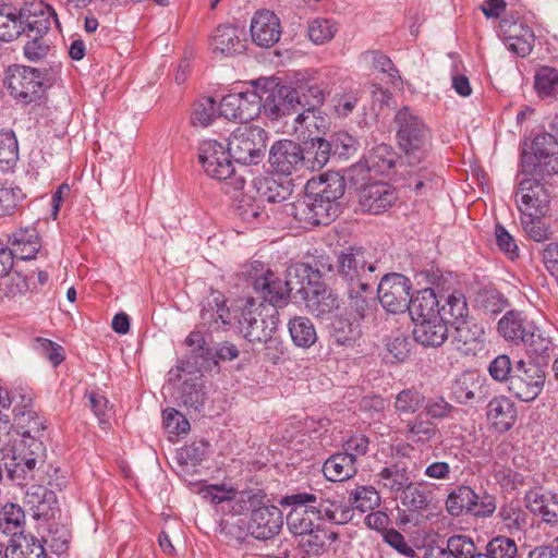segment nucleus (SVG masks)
Returning <instances> with one entry per match:
<instances>
[{"label": "nucleus", "instance_id": "1", "mask_svg": "<svg viewBox=\"0 0 558 558\" xmlns=\"http://www.w3.org/2000/svg\"><path fill=\"white\" fill-rule=\"evenodd\" d=\"M52 23L60 26L57 12L43 1L26 3L19 10L11 4H0V40L10 43L25 36L23 51L29 61H38L48 53L46 35Z\"/></svg>", "mask_w": 558, "mask_h": 558}, {"label": "nucleus", "instance_id": "2", "mask_svg": "<svg viewBox=\"0 0 558 558\" xmlns=\"http://www.w3.org/2000/svg\"><path fill=\"white\" fill-rule=\"evenodd\" d=\"M393 121L399 147L412 168L408 172L407 184L422 194L424 189L432 186L435 175L426 163L432 149V132L424 120L407 106L397 111Z\"/></svg>", "mask_w": 558, "mask_h": 558}, {"label": "nucleus", "instance_id": "3", "mask_svg": "<svg viewBox=\"0 0 558 558\" xmlns=\"http://www.w3.org/2000/svg\"><path fill=\"white\" fill-rule=\"evenodd\" d=\"M280 505L295 507L287 517V525L292 534L300 537L320 526V521L343 524L351 520L349 508L342 507L319 490L287 495L282 497Z\"/></svg>", "mask_w": 558, "mask_h": 558}, {"label": "nucleus", "instance_id": "4", "mask_svg": "<svg viewBox=\"0 0 558 558\" xmlns=\"http://www.w3.org/2000/svg\"><path fill=\"white\" fill-rule=\"evenodd\" d=\"M9 478L19 485L34 480L37 464L44 463L45 446L40 439L21 438L11 447L0 448Z\"/></svg>", "mask_w": 558, "mask_h": 558}, {"label": "nucleus", "instance_id": "5", "mask_svg": "<svg viewBox=\"0 0 558 558\" xmlns=\"http://www.w3.org/2000/svg\"><path fill=\"white\" fill-rule=\"evenodd\" d=\"M227 145L216 140H205L198 147V160L211 179L223 181L226 193H236L244 189L245 180L235 173Z\"/></svg>", "mask_w": 558, "mask_h": 558}, {"label": "nucleus", "instance_id": "6", "mask_svg": "<svg viewBox=\"0 0 558 558\" xmlns=\"http://www.w3.org/2000/svg\"><path fill=\"white\" fill-rule=\"evenodd\" d=\"M420 282L430 284L429 288H424L411 295L410 306L407 308L414 322L434 318L439 315V299L436 295L435 289L439 292L447 290L446 283L452 278L451 272L444 274L438 268H427L417 275Z\"/></svg>", "mask_w": 558, "mask_h": 558}, {"label": "nucleus", "instance_id": "7", "mask_svg": "<svg viewBox=\"0 0 558 558\" xmlns=\"http://www.w3.org/2000/svg\"><path fill=\"white\" fill-rule=\"evenodd\" d=\"M267 133L248 123L239 125L229 136L227 147L232 159L241 165H257L265 156Z\"/></svg>", "mask_w": 558, "mask_h": 558}, {"label": "nucleus", "instance_id": "8", "mask_svg": "<svg viewBox=\"0 0 558 558\" xmlns=\"http://www.w3.org/2000/svg\"><path fill=\"white\" fill-rule=\"evenodd\" d=\"M260 97L262 111L270 119H279L296 112L300 92L294 87L278 85L272 80L260 78L254 82Z\"/></svg>", "mask_w": 558, "mask_h": 558}, {"label": "nucleus", "instance_id": "9", "mask_svg": "<svg viewBox=\"0 0 558 558\" xmlns=\"http://www.w3.org/2000/svg\"><path fill=\"white\" fill-rule=\"evenodd\" d=\"M4 82L9 94L24 105L37 101L45 92L44 74L26 65L9 66Z\"/></svg>", "mask_w": 558, "mask_h": 558}, {"label": "nucleus", "instance_id": "10", "mask_svg": "<svg viewBox=\"0 0 558 558\" xmlns=\"http://www.w3.org/2000/svg\"><path fill=\"white\" fill-rule=\"evenodd\" d=\"M546 380V373L542 365L534 361L519 360L514 364V371L508 390L519 400L530 402L542 392Z\"/></svg>", "mask_w": 558, "mask_h": 558}, {"label": "nucleus", "instance_id": "11", "mask_svg": "<svg viewBox=\"0 0 558 558\" xmlns=\"http://www.w3.org/2000/svg\"><path fill=\"white\" fill-rule=\"evenodd\" d=\"M262 306L247 300L239 316L240 332L251 343L267 342L277 329V318L274 314L264 315Z\"/></svg>", "mask_w": 558, "mask_h": 558}, {"label": "nucleus", "instance_id": "12", "mask_svg": "<svg viewBox=\"0 0 558 558\" xmlns=\"http://www.w3.org/2000/svg\"><path fill=\"white\" fill-rule=\"evenodd\" d=\"M375 270L376 262L369 260L368 254L362 248L349 247L338 256L337 272L347 287L375 282Z\"/></svg>", "mask_w": 558, "mask_h": 558}, {"label": "nucleus", "instance_id": "13", "mask_svg": "<svg viewBox=\"0 0 558 558\" xmlns=\"http://www.w3.org/2000/svg\"><path fill=\"white\" fill-rule=\"evenodd\" d=\"M246 275L252 281L253 288L259 292L264 301L274 307L283 306L291 296L286 280L278 278L266 265L254 260L246 269Z\"/></svg>", "mask_w": 558, "mask_h": 558}, {"label": "nucleus", "instance_id": "14", "mask_svg": "<svg viewBox=\"0 0 558 558\" xmlns=\"http://www.w3.org/2000/svg\"><path fill=\"white\" fill-rule=\"evenodd\" d=\"M411 290L412 283L404 275L387 274L377 287L378 301L389 313H403L410 306Z\"/></svg>", "mask_w": 558, "mask_h": 558}, {"label": "nucleus", "instance_id": "15", "mask_svg": "<svg viewBox=\"0 0 558 558\" xmlns=\"http://www.w3.org/2000/svg\"><path fill=\"white\" fill-rule=\"evenodd\" d=\"M446 508L451 515L471 513L475 517H488L496 510L493 497L486 496L480 501L478 495L465 485L457 486L446 500Z\"/></svg>", "mask_w": 558, "mask_h": 558}, {"label": "nucleus", "instance_id": "16", "mask_svg": "<svg viewBox=\"0 0 558 558\" xmlns=\"http://www.w3.org/2000/svg\"><path fill=\"white\" fill-rule=\"evenodd\" d=\"M219 111L228 120L247 123L262 112L257 88L226 95L219 104Z\"/></svg>", "mask_w": 558, "mask_h": 558}, {"label": "nucleus", "instance_id": "17", "mask_svg": "<svg viewBox=\"0 0 558 558\" xmlns=\"http://www.w3.org/2000/svg\"><path fill=\"white\" fill-rule=\"evenodd\" d=\"M305 161V155L300 144L282 140L276 142L269 151V165L274 171L289 177L299 170Z\"/></svg>", "mask_w": 558, "mask_h": 558}, {"label": "nucleus", "instance_id": "18", "mask_svg": "<svg viewBox=\"0 0 558 558\" xmlns=\"http://www.w3.org/2000/svg\"><path fill=\"white\" fill-rule=\"evenodd\" d=\"M518 194L521 195L520 202H517L521 215H545L547 213L549 195L539 180L522 179L519 183Z\"/></svg>", "mask_w": 558, "mask_h": 558}, {"label": "nucleus", "instance_id": "19", "mask_svg": "<svg viewBox=\"0 0 558 558\" xmlns=\"http://www.w3.org/2000/svg\"><path fill=\"white\" fill-rule=\"evenodd\" d=\"M500 34L510 51L519 57H526L533 49L534 33L520 20L505 17L499 25Z\"/></svg>", "mask_w": 558, "mask_h": 558}, {"label": "nucleus", "instance_id": "20", "mask_svg": "<svg viewBox=\"0 0 558 558\" xmlns=\"http://www.w3.org/2000/svg\"><path fill=\"white\" fill-rule=\"evenodd\" d=\"M283 525L282 511L276 506H260L251 513L250 533L257 539H269L277 535Z\"/></svg>", "mask_w": 558, "mask_h": 558}, {"label": "nucleus", "instance_id": "21", "mask_svg": "<svg viewBox=\"0 0 558 558\" xmlns=\"http://www.w3.org/2000/svg\"><path fill=\"white\" fill-rule=\"evenodd\" d=\"M398 156L388 144H378L365 155L364 160L353 166L357 175L367 172L374 175H387L395 168Z\"/></svg>", "mask_w": 558, "mask_h": 558}, {"label": "nucleus", "instance_id": "22", "mask_svg": "<svg viewBox=\"0 0 558 558\" xmlns=\"http://www.w3.org/2000/svg\"><path fill=\"white\" fill-rule=\"evenodd\" d=\"M250 31L256 46L270 48L280 39V20L269 10L257 11L252 17Z\"/></svg>", "mask_w": 558, "mask_h": 558}, {"label": "nucleus", "instance_id": "23", "mask_svg": "<svg viewBox=\"0 0 558 558\" xmlns=\"http://www.w3.org/2000/svg\"><path fill=\"white\" fill-rule=\"evenodd\" d=\"M537 326L522 312L508 311L498 322L497 331L508 342L515 345L524 344Z\"/></svg>", "mask_w": 558, "mask_h": 558}, {"label": "nucleus", "instance_id": "24", "mask_svg": "<svg viewBox=\"0 0 558 558\" xmlns=\"http://www.w3.org/2000/svg\"><path fill=\"white\" fill-rule=\"evenodd\" d=\"M398 196L396 190L385 182L366 184L360 192V205L364 211L378 215L390 208Z\"/></svg>", "mask_w": 558, "mask_h": 558}, {"label": "nucleus", "instance_id": "25", "mask_svg": "<svg viewBox=\"0 0 558 558\" xmlns=\"http://www.w3.org/2000/svg\"><path fill=\"white\" fill-rule=\"evenodd\" d=\"M201 319L211 330H218L231 323V313L221 292L211 291L203 300Z\"/></svg>", "mask_w": 558, "mask_h": 558}, {"label": "nucleus", "instance_id": "26", "mask_svg": "<svg viewBox=\"0 0 558 558\" xmlns=\"http://www.w3.org/2000/svg\"><path fill=\"white\" fill-rule=\"evenodd\" d=\"M302 300L308 313L319 319L330 318V315L339 308L337 295L322 282L312 287Z\"/></svg>", "mask_w": 558, "mask_h": 558}, {"label": "nucleus", "instance_id": "27", "mask_svg": "<svg viewBox=\"0 0 558 558\" xmlns=\"http://www.w3.org/2000/svg\"><path fill=\"white\" fill-rule=\"evenodd\" d=\"M298 92H300V100L298 104V108L301 107L304 109L303 112H299L295 122L301 126L310 129L312 125L316 126L315 123V113L316 110L324 102V92L316 83H305L294 87Z\"/></svg>", "mask_w": 558, "mask_h": 558}, {"label": "nucleus", "instance_id": "28", "mask_svg": "<svg viewBox=\"0 0 558 558\" xmlns=\"http://www.w3.org/2000/svg\"><path fill=\"white\" fill-rule=\"evenodd\" d=\"M375 282L363 283L347 287L348 301L344 313L353 320H363L371 307L375 304L373 284Z\"/></svg>", "mask_w": 558, "mask_h": 558}, {"label": "nucleus", "instance_id": "29", "mask_svg": "<svg viewBox=\"0 0 558 558\" xmlns=\"http://www.w3.org/2000/svg\"><path fill=\"white\" fill-rule=\"evenodd\" d=\"M454 328L453 341L458 350L465 354L482 349L485 343V331L481 323L473 317H466L452 326Z\"/></svg>", "mask_w": 558, "mask_h": 558}, {"label": "nucleus", "instance_id": "30", "mask_svg": "<svg viewBox=\"0 0 558 558\" xmlns=\"http://www.w3.org/2000/svg\"><path fill=\"white\" fill-rule=\"evenodd\" d=\"M243 31L235 25H219L211 35L214 53L230 57L245 49Z\"/></svg>", "mask_w": 558, "mask_h": 558}, {"label": "nucleus", "instance_id": "31", "mask_svg": "<svg viewBox=\"0 0 558 558\" xmlns=\"http://www.w3.org/2000/svg\"><path fill=\"white\" fill-rule=\"evenodd\" d=\"M413 339L426 348L441 347L448 339V326L440 316L414 322Z\"/></svg>", "mask_w": 558, "mask_h": 558}, {"label": "nucleus", "instance_id": "32", "mask_svg": "<svg viewBox=\"0 0 558 558\" xmlns=\"http://www.w3.org/2000/svg\"><path fill=\"white\" fill-rule=\"evenodd\" d=\"M253 189L258 201L269 204L281 203L292 193L290 180L276 179L270 175L254 179Z\"/></svg>", "mask_w": 558, "mask_h": 558}, {"label": "nucleus", "instance_id": "33", "mask_svg": "<svg viewBox=\"0 0 558 558\" xmlns=\"http://www.w3.org/2000/svg\"><path fill=\"white\" fill-rule=\"evenodd\" d=\"M486 416L496 429L507 432L517 421V409L508 397H494L487 404Z\"/></svg>", "mask_w": 558, "mask_h": 558}, {"label": "nucleus", "instance_id": "34", "mask_svg": "<svg viewBox=\"0 0 558 558\" xmlns=\"http://www.w3.org/2000/svg\"><path fill=\"white\" fill-rule=\"evenodd\" d=\"M524 348L531 361L536 362L539 365H547L548 361L551 357H556L558 355V348L553 342L550 337H548L545 331L541 330L538 327L533 331V336L529 337L524 342Z\"/></svg>", "mask_w": 558, "mask_h": 558}, {"label": "nucleus", "instance_id": "35", "mask_svg": "<svg viewBox=\"0 0 558 558\" xmlns=\"http://www.w3.org/2000/svg\"><path fill=\"white\" fill-rule=\"evenodd\" d=\"M306 191L330 203H338L344 193V181L337 173L324 174L308 180Z\"/></svg>", "mask_w": 558, "mask_h": 558}, {"label": "nucleus", "instance_id": "36", "mask_svg": "<svg viewBox=\"0 0 558 558\" xmlns=\"http://www.w3.org/2000/svg\"><path fill=\"white\" fill-rule=\"evenodd\" d=\"M532 150L547 173L558 172V143L549 133L535 136Z\"/></svg>", "mask_w": 558, "mask_h": 558}, {"label": "nucleus", "instance_id": "37", "mask_svg": "<svg viewBox=\"0 0 558 558\" xmlns=\"http://www.w3.org/2000/svg\"><path fill=\"white\" fill-rule=\"evenodd\" d=\"M339 538V534L335 531L323 527L322 525L314 529L300 537L299 547L308 556H322L325 554L330 544Z\"/></svg>", "mask_w": 558, "mask_h": 558}, {"label": "nucleus", "instance_id": "38", "mask_svg": "<svg viewBox=\"0 0 558 558\" xmlns=\"http://www.w3.org/2000/svg\"><path fill=\"white\" fill-rule=\"evenodd\" d=\"M526 506L547 523L558 522V495L531 490L526 494Z\"/></svg>", "mask_w": 558, "mask_h": 558}, {"label": "nucleus", "instance_id": "39", "mask_svg": "<svg viewBox=\"0 0 558 558\" xmlns=\"http://www.w3.org/2000/svg\"><path fill=\"white\" fill-rule=\"evenodd\" d=\"M14 422L21 438L40 439L45 429L46 421L34 409L21 410L14 407Z\"/></svg>", "mask_w": 558, "mask_h": 558}, {"label": "nucleus", "instance_id": "40", "mask_svg": "<svg viewBox=\"0 0 558 558\" xmlns=\"http://www.w3.org/2000/svg\"><path fill=\"white\" fill-rule=\"evenodd\" d=\"M323 472L330 482H343L356 474L357 466L353 458L344 452H338L324 462Z\"/></svg>", "mask_w": 558, "mask_h": 558}, {"label": "nucleus", "instance_id": "41", "mask_svg": "<svg viewBox=\"0 0 558 558\" xmlns=\"http://www.w3.org/2000/svg\"><path fill=\"white\" fill-rule=\"evenodd\" d=\"M312 268L307 264L296 263L288 267L286 275V282L289 288L290 294L293 298H302L317 284L311 279Z\"/></svg>", "mask_w": 558, "mask_h": 558}, {"label": "nucleus", "instance_id": "42", "mask_svg": "<svg viewBox=\"0 0 558 558\" xmlns=\"http://www.w3.org/2000/svg\"><path fill=\"white\" fill-rule=\"evenodd\" d=\"M377 477L378 485L391 494L401 493L411 482L408 468L402 462L386 465L379 471Z\"/></svg>", "mask_w": 558, "mask_h": 558}, {"label": "nucleus", "instance_id": "43", "mask_svg": "<svg viewBox=\"0 0 558 558\" xmlns=\"http://www.w3.org/2000/svg\"><path fill=\"white\" fill-rule=\"evenodd\" d=\"M359 323L342 313L336 315L329 324V333L335 344L352 345L360 337Z\"/></svg>", "mask_w": 558, "mask_h": 558}, {"label": "nucleus", "instance_id": "44", "mask_svg": "<svg viewBox=\"0 0 558 558\" xmlns=\"http://www.w3.org/2000/svg\"><path fill=\"white\" fill-rule=\"evenodd\" d=\"M439 315L448 326L461 322L469 317V306L465 295L461 291H452L445 299V302L439 306Z\"/></svg>", "mask_w": 558, "mask_h": 558}, {"label": "nucleus", "instance_id": "45", "mask_svg": "<svg viewBox=\"0 0 558 558\" xmlns=\"http://www.w3.org/2000/svg\"><path fill=\"white\" fill-rule=\"evenodd\" d=\"M5 558H46L43 544L31 535H20L11 539L4 550Z\"/></svg>", "mask_w": 558, "mask_h": 558}, {"label": "nucleus", "instance_id": "46", "mask_svg": "<svg viewBox=\"0 0 558 558\" xmlns=\"http://www.w3.org/2000/svg\"><path fill=\"white\" fill-rule=\"evenodd\" d=\"M466 535L454 534L446 541L445 545L429 544L424 548L422 558H463L469 547H464Z\"/></svg>", "mask_w": 558, "mask_h": 558}, {"label": "nucleus", "instance_id": "47", "mask_svg": "<svg viewBox=\"0 0 558 558\" xmlns=\"http://www.w3.org/2000/svg\"><path fill=\"white\" fill-rule=\"evenodd\" d=\"M288 328L293 343L299 348H311L317 341L315 326L308 317L295 316L291 318Z\"/></svg>", "mask_w": 558, "mask_h": 558}, {"label": "nucleus", "instance_id": "48", "mask_svg": "<svg viewBox=\"0 0 558 558\" xmlns=\"http://www.w3.org/2000/svg\"><path fill=\"white\" fill-rule=\"evenodd\" d=\"M534 88L542 99H557L558 69L549 65L539 66L534 75Z\"/></svg>", "mask_w": 558, "mask_h": 558}, {"label": "nucleus", "instance_id": "49", "mask_svg": "<svg viewBox=\"0 0 558 558\" xmlns=\"http://www.w3.org/2000/svg\"><path fill=\"white\" fill-rule=\"evenodd\" d=\"M25 524L24 510L16 504H7L0 511V532L5 535H12L16 538L24 535L23 527Z\"/></svg>", "mask_w": 558, "mask_h": 558}, {"label": "nucleus", "instance_id": "50", "mask_svg": "<svg viewBox=\"0 0 558 558\" xmlns=\"http://www.w3.org/2000/svg\"><path fill=\"white\" fill-rule=\"evenodd\" d=\"M19 161V143L12 130L0 131V171H12Z\"/></svg>", "mask_w": 558, "mask_h": 558}, {"label": "nucleus", "instance_id": "51", "mask_svg": "<svg viewBox=\"0 0 558 558\" xmlns=\"http://www.w3.org/2000/svg\"><path fill=\"white\" fill-rule=\"evenodd\" d=\"M437 434L438 428L436 424L421 415H417L407 423L405 437L414 444H428Z\"/></svg>", "mask_w": 558, "mask_h": 558}, {"label": "nucleus", "instance_id": "52", "mask_svg": "<svg viewBox=\"0 0 558 558\" xmlns=\"http://www.w3.org/2000/svg\"><path fill=\"white\" fill-rule=\"evenodd\" d=\"M498 517L510 533L522 532L527 526V512L513 502L504 505L499 509Z\"/></svg>", "mask_w": 558, "mask_h": 558}, {"label": "nucleus", "instance_id": "53", "mask_svg": "<svg viewBox=\"0 0 558 558\" xmlns=\"http://www.w3.org/2000/svg\"><path fill=\"white\" fill-rule=\"evenodd\" d=\"M350 500L354 509L367 512L379 506L380 496L372 486H359L351 492Z\"/></svg>", "mask_w": 558, "mask_h": 558}, {"label": "nucleus", "instance_id": "54", "mask_svg": "<svg viewBox=\"0 0 558 558\" xmlns=\"http://www.w3.org/2000/svg\"><path fill=\"white\" fill-rule=\"evenodd\" d=\"M337 24L330 19L317 17L307 27L311 41L315 45H323L330 41L337 33Z\"/></svg>", "mask_w": 558, "mask_h": 558}, {"label": "nucleus", "instance_id": "55", "mask_svg": "<svg viewBox=\"0 0 558 558\" xmlns=\"http://www.w3.org/2000/svg\"><path fill=\"white\" fill-rule=\"evenodd\" d=\"M425 402V397L416 389H404L396 396L395 409L401 414L417 412Z\"/></svg>", "mask_w": 558, "mask_h": 558}, {"label": "nucleus", "instance_id": "56", "mask_svg": "<svg viewBox=\"0 0 558 558\" xmlns=\"http://www.w3.org/2000/svg\"><path fill=\"white\" fill-rule=\"evenodd\" d=\"M310 202L311 196L306 193L304 197L289 205V214L293 216L295 221H298L303 228L319 226L315 219V214L313 213L314 209L313 206L310 205Z\"/></svg>", "mask_w": 558, "mask_h": 558}, {"label": "nucleus", "instance_id": "57", "mask_svg": "<svg viewBox=\"0 0 558 558\" xmlns=\"http://www.w3.org/2000/svg\"><path fill=\"white\" fill-rule=\"evenodd\" d=\"M306 193L311 196L310 205L313 206V213L315 214V219L318 225H329L338 216L339 204L325 201L324 198H320L307 191Z\"/></svg>", "mask_w": 558, "mask_h": 558}, {"label": "nucleus", "instance_id": "58", "mask_svg": "<svg viewBox=\"0 0 558 558\" xmlns=\"http://www.w3.org/2000/svg\"><path fill=\"white\" fill-rule=\"evenodd\" d=\"M475 388H477V381L473 376L462 374L452 384L451 392L458 403L466 404L475 399Z\"/></svg>", "mask_w": 558, "mask_h": 558}, {"label": "nucleus", "instance_id": "59", "mask_svg": "<svg viewBox=\"0 0 558 558\" xmlns=\"http://www.w3.org/2000/svg\"><path fill=\"white\" fill-rule=\"evenodd\" d=\"M216 117V101L211 97H204L195 105L191 116L193 125L208 126Z\"/></svg>", "mask_w": 558, "mask_h": 558}, {"label": "nucleus", "instance_id": "60", "mask_svg": "<svg viewBox=\"0 0 558 558\" xmlns=\"http://www.w3.org/2000/svg\"><path fill=\"white\" fill-rule=\"evenodd\" d=\"M208 442L204 440L193 441L179 450L178 461L181 464L196 466L206 458Z\"/></svg>", "mask_w": 558, "mask_h": 558}, {"label": "nucleus", "instance_id": "61", "mask_svg": "<svg viewBox=\"0 0 558 558\" xmlns=\"http://www.w3.org/2000/svg\"><path fill=\"white\" fill-rule=\"evenodd\" d=\"M490 558H515L518 553L517 543L507 536L498 535L493 537L485 546Z\"/></svg>", "mask_w": 558, "mask_h": 558}, {"label": "nucleus", "instance_id": "62", "mask_svg": "<svg viewBox=\"0 0 558 558\" xmlns=\"http://www.w3.org/2000/svg\"><path fill=\"white\" fill-rule=\"evenodd\" d=\"M490 377L498 383H510V377L513 375L514 364L509 355L499 354L493 359L487 367Z\"/></svg>", "mask_w": 558, "mask_h": 558}, {"label": "nucleus", "instance_id": "63", "mask_svg": "<svg viewBox=\"0 0 558 558\" xmlns=\"http://www.w3.org/2000/svg\"><path fill=\"white\" fill-rule=\"evenodd\" d=\"M400 499L402 505L408 507L410 510L418 511L427 508L428 506L427 494L415 486L412 482H410V484L401 492Z\"/></svg>", "mask_w": 558, "mask_h": 558}, {"label": "nucleus", "instance_id": "64", "mask_svg": "<svg viewBox=\"0 0 558 558\" xmlns=\"http://www.w3.org/2000/svg\"><path fill=\"white\" fill-rule=\"evenodd\" d=\"M34 349L45 356L54 367L60 365L64 360L63 348L43 337H38L34 340Z\"/></svg>", "mask_w": 558, "mask_h": 558}]
</instances>
